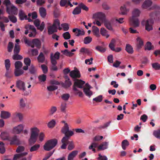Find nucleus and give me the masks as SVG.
I'll return each mask as SVG.
<instances>
[{"instance_id":"obj_16","label":"nucleus","mask_w":160,"mask_h":160,"mask_svg":"<svg viewBox=\"0 0 160 160\" xmlns=\"http://www.w3.org/2000/svg\"><path fill=\"white\" fill-rule=\"evenodd\" d=\"M66 80H65L64 82L61 83L62 86L65 88H67L69 87L72 85V82L68 77L66 78Z\"/></svg>"},{"instance_id":"obj_45","label":"nucleus","mask_w":160,"mask_h":160,"mask_svg":"<svg viewBox=\"0 0 160 160\" xmlns=\"http://www.w3.org/2000/svg\"><path fill=\"white\" fill-rule=\"evenodd\" d=\"M152 68L156 70H160V64L158 62H155L152 63Z\"/></svg>"},{"instance_id":"obj_31","label":"nucleus","mask_w":160,"mask_h":160,"mask_svg":"<svg viewBox=\"0 0 160 160\" xmlns=\"http://www.w3.org/2000/svg\"><path fill=\"white\" fill-rule=\"evenodd\" d=\"M19 18L21 20H23L24 19H27V16L25 15L24 12L22 10H20L19 12Z\"/></svg>"},{"instance_id":"obj_3","label":"nucleus","mask_w":160,"mask_h":160,"mask_svg":"<svg viewBox=\"0 0 160 160\" xmlns=\"http://www.w3.org/2000/svg\"><path fill=\"white\" fill-rule=\"evenodd\" d=\"M61 132L65 134V136L62 139L63 141L65 140L67 141L74 134L72 131L69 130V126L68 123H65L64 125L61 129Z\"/></svg>"},{"instance_id":"obj_62","label":"nucleus","mask_w":160,"mask_h":160,"mask_svg":"<svg viewBox=\"0 0 160 160\" xmlns=\"http://www.w3.org/2000/svg\"><path fill=\"white\" fill-rule=\"evenodd\" d=\"M10 21L13 23H15L17 21V19L16 17L14 16L9 15L8 16Z\"/></svg>"},{"instance_id":"obj_52","label":"nucleus","mask_w":160,"mask_h":160,"mask_svg":"<svg viewBox=\"0 0 160 160\" xmlns=\"http://www.w3.org/2000/svg\"><path fill=\"white\" fill-rule=\"evenodd\" d=\"M92 41V38L89 36L86 37L84 38V43L85 44L89 43Z\"/></svg>"},{"instance_id":"obj_42","label":"nucleus","mask_w":160,"mask_h":160,"mask_svg":"<svg viewBox=\"0 0 160 160\" xmlns=\"http://www.w3.org/2000/svg\"><path fill=\"white\" fill-rule=\"evenodd\" d=\"M61 52L65 55L69 57H71L74 54L73 53L69 51L67 49H65L64 51H62Z\"/></svg>"},{"instance_id":"obj_19","label":"nucleus","mask_w":160,"mask_h":160,"mask_svg":"<svg viewBox=\"0 0 160 160\" xmlns=\"http://www.w3.org/2000/svg\"><path fill=\"white\" fill-rule=\"evenodd\" d=\"M152 2L151 0H146L143 3L142 7L143 9H147L151 6Z\"/></svg>"},{"instance_id":"obj_35","label":"nucleus","mask_w":160,"mask_h":160,"mask_svg":"<svg viewBox=\"0 0 160 160\" xmlns=\"http://www.w3.org/2000/svg\"><path fill=\"white\" fill-rule=\"evenodd\" d=\"M24 72L22 69H15L14 71L15 75L16 77L20 76L23 74Z\"/></svg>"},{"instance_id":"obj_38","label":"nucleus","mask_w":160,"mask_h":160,"mask_svg":"<svg viewBox=\"0 0 160 160\" xmlns=\"http://www.w3.org/2000/svg\"><path fill=\"white\" fill-rule=\"evenodd\" d=\"M154 46L152 45L151 43L150 42H147L146 48H145V50H151V49H153Z\"/></svg>"},{"instance_id":"obj_12","label":"nucleus","mask_w":160,"mask_h":160,"mask_svg":"<svg viewBox=\"0 0 160 160\" xmlns=\"http://www.w3.org/2000/svg\"><path fill=\"white\" fill-rule=\"evenodd\" d=\"M86 87L83 88V92L89 98L92 95V92L90 90L91 87L88 83H87L85 84Z\"/></svg>"},{"instance_id":"obj_26","label":"nucleus","mask_w":160,"mask_h":160,"mask_svg":"<svg viewBox=\"0 0 160 160\" xmlns=\"http://www.w3.org/2000/svg\"><path fill=\"white\" fill-rule=\"evenodd\" d=\"M38 62L40 63H43L45 60V57L42 52H41L37 58Z\"/></svg>"},{"instance_id":"obj_11","label":"nucleus","mask_w":160,"mask_h":160,"mask_svg":"<svg viewBox=\"0 0 160 160\" xmlns=\"http://www.w3.org/2000/svg\"><path fill=\"white\" fill-rule=\"evenodd\" d=\"M139 23L140 22L139 20L137 18L132 17V18L130 20V24L133 28L138 27L139 26Z\"/></svg>"},{"instance_id":"obj_5","label":"nucleus","mask_w":160,"mask_h":160,"mask_svg":"<svg viewBox=\"0 0 160 160\" xmlns=\"http://www.w3.org/2000/svg\"><path fill=\"white\" fill-rule=\"evenodd\" d=\"M57 142V140L56 139H52L49 140L44 145V149L46 151H49L56 145Z\"/></svg>"},{"instance_id":"obj_32","label":"nucleus","mask_w":160,"mask_h":160,"mask_svg":"<svg viewBox=\"0 0 160 160\" xmlns=\"http://www.w3.org/2000/svg\"><path fill=\"white\" fill-rule=\"evenodd\" d=\"M6 72L5 74V76L8 78H11L13 76L12 71L9 69H6Z\"/></svg>"},{"instance_id":"obj_41","label":"nucleus","mask_w":160,"mask_h":160,"mask_svg":"<svg viewBox=\"0 0 160 160\" xmlns=\"http://www.w3.org/2000/svg\"><path fill=\"white\" fill-rule=\"evenodd\" d=\"M22 66V63L21 62L17 61L15 62V69H19Z\"/></svg>"},{"instance_id":"obj_9","label":"nucleus","mask_w":160,"mask_h":160,"mask_svg":"<svg viewBox=\"0 0 160 160\" xmlns=\"http://www.w3.org/2000/svg\"><path fill=\"white\" fill-rule=\"evenodd\" d=\"M115 22V18L112 19L110 21L107 19L103 23L105 27L109 30L112 31V24Z\"/></svg>"},{"instance_id":"obj_8","label":"nucleus","mask_w":160,"mask_h":160,"mask_svg":"<svg viewBox=\"0 0 160 160\" xmlns=\"http://www.w3.org/2000/svg\"><path fill=\"white\" fill-rule=\"evenodd\" d=\"M6 12L9 14L17 15L18 13V8L13 4L6 9Z\"/></svg>"},{"instance_id":"obj_25","label":"nucleus","mask_w":160,"mask_h":160,"mask_svg":"<svg viewBox=\"0 0 160 160\" xmlns=\"http://www.w3.org/2000/svg\"><path fill=\"white\" fill-rule=\"evenodd\" d=\"M32 43L38 49H39L41 48V42L38 39H33L32 40Z\"/></svg>"},{"instance_id":"obj_34","label":"nucleus","mask_w":160,"mask_h":160,"mask_svg":"<svg viewBox=\"0 0 160 160\" xmlns=\"http://www.w3.org/2000/svg\"><path fill=\"white\" fill-rule=\"evenodd\" d=\"M140 12V11L137 8L134 9L132 12L133 16L132 17H134L136 18L139 17Z\"/></svg>"},{"instance_id":"obj_54","label":"nucleus","mask_w":160,"mask_h":160,"mask_svg":"<svg viewBox=\"0 0 160 160\" xmlns=\"http://www.w3.org/2000/svg\"><path fill=\"white\" fill-rule=\"evenodd\" d=\"M5 65L6 69H10V63L9 59H7L5 60Z\"/></svg>"},{"instance_id":"obj_56","label":"nucleus","mask_w":160,"mask_h":160,"mask_svg":"<svg viewBox=\"0 0 160 160\" xmlns=\"http://www.w3.org/2000/svg\"><path fill=\"white\" fill-rule=\"evenodd\" d=\"M56 5H55L54 7L55 8L53 11V15L55 17L57 18L59 15V13L58 11V9L56 7Z\"/></svg>"},{"instance_id":"obj_55","label":"nucleus","mask_w":160,"mask_h":160,"mask_svg":"<svg viewBox=\"0 0 160 160\" xmlns=\"http://www.w3.org/2000/svg\"><path fill=\"white\" fill-rule=\"evenodd\" d=\"M80 52H81L87 54H89L90 53V51L88 49L85 48H82L80 51Z\"/></svg>"},{"instance_id":"obj_13","label":"nucleus","mask_w":160,"mask_h":160,"mask_svg":"<svg viewBox=\"0 0 160 160\" xmlns=\"http://www.w3.org/2000/svg\"><path fill=\"white\" fill-rule=\"evenodd\" d=\"M70 76L73 78L75 79L74 80L75 82L77 79L76 78H79L80 77V74L79 71L78 70H72L70 73Z\"/></svg>"},{"instance_id":"obj_17","label":"nucleus","mask_w":160,"mask_h":160,"mask_svg":"<svg viewBox=\"0 0 160 160\" xmlns=\"http://www.w3.org/2000/svg\"><path fill=\"white\" fill-rule=\"evenodd\" d=\"M60 5L61 7L66 6V7L70 6V7H72L73 5L68 0H61L60 2Z\"/></svg>"},{"instance_id":"obj_57","label":"nucleus","mask_w":160,"mask_h":160,"mask_svg":"<svg viewBox=\"0 0 160 160\" xmlns=\"http://www.w3.org/2000/svg\"><path fill=\"white\" fill-rule=\"evenodd\" d=\"M102 100V96L101 95L93 98V100L96 101V102H101Z\"/></svg>"},{"instance_id":"obj_4","label":"nucleus","mask_w":160,"mask_h":160,"mask_svg":"<svg viewBox=\"0 0 160 160\" xmlns=\"http://www.w3.org/2000/svg\"><path fill=\"white\" fill-rule=\"evenodd\" d=\"M85 83V82L82 80L76 79V81L74 82L73 85V89L74 91H78V92L76 93V94H78L79 97H82V93L79 90L76 88L77 87L79 88H82L84 85Z\"/></svg>"},{"instance_id":"obj_1","label":"nucleus","mask_w":160,"mask_h":160,"mask_svg":"<svg viewBox=\"0 0 160 160\" xmlns=\"http://www.w3.org/2000/svg\"><path fill=\"white\" fill-rule=\"evenodd\" d=\"M31 135L28 140L30 145H32L37 141V138L39 136V140L40 142H42L45 137V135L43 132H41L39 135V130L36 127H33L30 129Z\"/></svg>"},{"instance_id":"obj_7","label":"nucleus","mask_w":160,"mask_h":160,"mask_svg":"<svg viewBox=\"0 0 160 160\" xmlns=\"http://www.w3.org/2000/svg\"><path fill=\"white\" fill-rule=\"evenodd\" d=\"M142 25H145V29L148 31H149L152 29V19H149L146 21L143 20L142 22Z\"/></svg>"},{"instance_id":"obj_6","label":"nucleus","mask_w":160,"mask_h":160,"mask_svg":"<svg viewBox=\"0 0 160 160\" xmlns=\"http://www.w3.org/2000/svg\"><path fill=\"white\" fill-rule=\"evenodd\" d=\"M93 18L99 20L102 22H104L107 19L104 13L102 12H98L94 13L93 15Z\"/></svg>"},{"instance_id":"obj_10","label":"nucleus","mask_w":160,"mask_h":160,"mask_svg":"<svg viewBox=\"0 0 160 160\" xmlns=\"http://www.w3.org/2000/svg\"><path fill=\"white\" fill-rule=\"evenodd\" d=\"M8 141L10 142V144L11 145H19L20 144V140L16 135L9 138Z\"/></svg>"},{"instance_id":"obj_27","label":"nucleus","mask_w":160,"mask_h":160,"mask_svg":"<svg viewBox=\"0 0 160 160\" xmlns=\"http://www.w3.org/2000/svg\"><path fill=\"white\" fill-rule=\"evenodd\" d=\"M92 32L94 35L97 37H99L100 36L99 34V29L95 26L92 27Z\"/></svg>"},{"instance_id":"obj_51","label":"nucleus","mask_w":160,"mask_h":160,"mask_svg":"<svg viewBox=\"0 0 160 160\" xmlns=\"http://www.w3.org/2000/svg\"><path fill=\"white\" fill-rule=\"evenodd\" d=\"M62 36L65 40L69 39L71 38V35L69 32H66L62 34Z\"/></svg>"},{"instance_id":"obj_59","label":"nucleus","mask_w":160,"mask_h":160,"mask_svg":"<svg viewBox=\"0 0 160 160\" xmlns=\"http://www.w3.org/2000/svg\"><path fill=\"white\" fill-rule=\"evenodd\" d=\"M24 62L26 65L31 66V60L29 58H25L24 59Z\"/></svg>"},{"instance_id":"obj_14","label":"nucleus","mask_w":160,"mask_h":160,"mask_svg":"<svg viewBox=\"0 0 160 160\" xmlns=\"http://www.w3.org/2000/svg\"><path fill=\"white\" fill-rule=\"evenodd\" d=\"M23 129V126L20 124L16 127H14L12 130L13 133L16 134H19L22 131Z\"/></svg>"},{"instance_id":"obj_23","label":"nucleus","mask_w":160,"mask_h":160,"mask_svg":"<svg viewBox=\"0 0 160 160\" xmlns=\"http://www.w3.org/2000/svg\"><path fill=\"white\" fill-rule=\"evenodd\" d=\"M69 139H68L67 140H64L63 141H62V142H64L65 141L67 142V145L68 144V150H71L73 149L74 148V143L72 141H68Z\"/></svg>"},{"instance_id":"obj_33","label":"nucleus","mask_w":160,"mask_h":160,"mask_svg":"<svg viewBox=\"0 0 160 160\" xmlns=\"http://www.w3.org/2000/svg\"><path fill=\"white\" fill-rule=\"evenodd\" d=\"M137 40L138 42V43L137 44V48L138 49H140L143 45V42L139 38H137Z\"/></svg>"},{"instance_id":"obj_43","label":"nucleus","mask_w":160,"mask_h":160,"mask_svg":"<svg viewBox=\"0 0 160 160\" xmlns=\"http://www.w3.org/2000/svg\"><path fill=\"white\" fill-rule=\"evenodd\" d=\"M5 151L4 144L2 142H0V153H4Z\"/></svg>"},{"instance_id":"obj_40","label":"nucleus","mask_w":160,"mask_h":160,"mask_svg":"<svg viewBox=\"0 0 160 160\" xmlns=\"http://www.w3.org/2000/svg\"><path fill=\"white\" fill-rule=\"evenodd\" d=\"M20 46L18 44H15L13 50L14 53L18 54L20 52Z\"/></svg>"},{"instance_id":"obj_63","label":"nucleus","mask_w":160,"mask_h":160,"mask_svg":"<svg viewBox=\"0 0 160 160\" xmlns=\"http://www.w3.org/2000/svg\"><path fill=\"white\" fill-rule=\"evenodd\" d=\"M47 88L48 91H52L57 89L58 88V87L54 85H51L48 87Z\"/></svg>"},{"instance_id":"obj_39","label":"nucleus","mask_w":160,"mask_h":160,"mask_svg":"<svg viewBox=\"0 0 160 160\" xmlns=\"http://www.w3.org/2000/svg\"><path fill=\"white\" fill-rule=\"evenodd\" d=\"M40 145L39 144H36L32 147L30 149V151L32 152L37 150L40 148Z\"/></svg>"},{"instance_id":"obj_48","label":"nucleus","mask_w":160,"mask_h":160,"mask_svg":"<svg viewBox=\"0 0 160 160\" xmlns=\"http://www.w3.org/2000/svg\"><path fill=\"white\" fill-rule=\"evenodd\" d=\"M3 4L5 5L6 9L7 7H9L12 5L10 0H4L3 2Z\"/></svg>"},{"instance_id":"obj_46","label":"nucleus","mask_w":160,"mask_h":160,"mask_svg":"<svg viewBox=\"0 0 160 160\" xmlns=\"http://www.w3.org/2000/svg\"><path fill=\"white\" fill-rule=\"evenodd\" d=\"M46 75L42 74L39 75L38 77L39 80L41 82H44L46 80Z\"/></svg>"},{"instance_id":"obj_24","label":"nucleus","mask_w":160,"mask_h":160,"mask_svg":"<svg viewBox=\"0 0 160 160\" xmlns=\"http://www.w3.org/2000/svg\"><path fill=\"white\" fill-rule=\"evenodd\" d=\"M108 143L105 142H103L98 147L99 150H104L108 148Z\"/></svg>"},{"instance_id":"obj_15","label":"nucleus","mask_w":160,"mask_h":160,"mask_svg":"<svg viewBox=\"0 0 160 160\" xmlns=\"http://www.w3.org/2000/svg\"><path fill=\"white\" fill-rule=\"evenodd\" d=\"M16 86L20 90L24 91L26 90L25 83L21 80H18L17 81Z\"/></svg>"},{"instance_id":"obj_29","label":"nucleus","mask_w":160,"mask_h":160,"mask_svg":"<svg viewBox=\"0 0 160 160\" xmlns=\"http://www.w3.org/2000/svg\"><path fill=\"white\" fill-rule=\"evenodd\" d=\"M39 12L41 17L43 18L45 17L46 15V11L44 8L43 7L40 8L39 9Z\"/></svg>"},{"instance_id":"obj_58","label":"nucleus","mask_w":160,"mask_h":160,"mask_svg":"<svg viewBox=\"0 0 160 160\" xmlns=\"http://www.w3.org/2000/svg\"><path fill=\"white\" fill-rule=\"evenodd\" d=\"M96 49L101 52H104L106 51V49L102 46H98L96 47Z\"/></svg>"},{"instance_id":"obj_49","label":"nucleus","mask_w":160,"mask_h":160,"mask_svg":"<svg viewBox=\"0 0 160 160\" xmlns=\"http://www.w3.org/2000/svg\"><path fill=\"white\" fill-rule=\"evenodd\" d=\"M78 7L81 9H82L86 11H87L88 10V8L82 3H80L78 5Z\"/></svg>"},{"instance_id":"obj_44","label":"nucleus","mask_w":160,"mask_h":160,"mask_svg":"<svg viewBox=\"0 0 160 160\" xmlns=\"http://www.w3.org/2000/svg\"><path fill=\"white\" fill-rule=\"evenodd\" d=\"M12 58L14 60H20L23 58V57L21 55L18 54L14 53L12 56Z\"/></svg>"},{"instance_id":"obj_20","label":"nucleus","mask_w":160,"mask_h":160,"mask_svg":"<svg viewBox=\"0 0 160 160\" xmlns=\"http://www.w3.org/2000/svg\"><path fill=\"white\" fill-rule=\"evenodd\" d=\"M37 68L33 64H31L29 68L30 73L32 75H35L37 72Z\"/></svg>"},{"instance_id":"obj_22","label":"nucleus","mask_w":160,"mask_h":160,"mask_svg":"<svg viewBox=\"0 0 160 160\" xmlns=\"http://www.w3.org/2000/svg\"><path fill=\"white\" fill-rule=\"evenodd\" d=\"M78 151L77 150H75L72 151L70 153L68 156V160H72L77 155Z\"/></svg>"},{"instance_id":"obj_61","label":"nucleus","mask_w":160,"mask_h":160,"mask_svg":"<svg viewBox=\"0 0 160 160\" xmlns=\"http://www.w3.org/2000/svg\"><path fill=\"white\" fill-rule=\"evenodd\" d=\"M61 26L63 28L64 31H67L69 29V25L67 23H63L61 24Z\"/></svg>"},{"instance_id":"obj_50","label":"nucleus","mask_w":160,"mask_h":160,"mask_svg":"<svg viewBox=\"0 0 160 160\" xmlns=\"http://www.w3.org/2000/svg\"><path fill=\"white\" fill-rule=\"evenodd\" d=\"M26 100L25 99L21 98L20 100V105L22 108H24L26 106Z\"/></svg>"},{"instance_id":"obj_60","label":"nucleus","mask_w":160,"mask_h":160,"mask_svg":"<svg viewBox=\"0 0 160 160\" xmlns=\"http://www.w3.org/2000/svg\"><path fill=\"white\" fill-rule=\"evenodd\" d=\"M55 121L53 119L48 123V127L49 128H53L55 126Z\"/></svg>"},{"instance_id":"obj_30","label":"nucleus","mask_w":160,"mask_h":160,"mask_svg":"<svg viewBox=\"0 0 160 160\" xmlns=\"http://www.w3.org/2000/svg\"><path fill=\"white\" fill-rule=\"evenodd\" d=\"M125 50L129 54H132L133 52V49L132 47L129 44H127Z\"/></svg>"},{"instance_id":"obj_21","label":"nucleus","mask_w":160,"mask_h":160,"mask_svg":"<svg viewBox=\"0 0 160 160\" xmlns=\"http://www.w3.org/2000/svg\"><path fill=\"white\" fill-rule=\"evenodd\" d=\"M10 116L11 114L8 112L3 111L1 112V117L2 118H8L10 117Z\"/></svg>"},{"instance_id":"obj_36","label":"nucleus","mask_w":160,"mask_h":160,"mask_svg":"<svg viewBox=\"0 0 160 160\" xmlns=\"http://www.w3.org/2000/svg\"><path fill=\"white\" fill-rule=\"evenodd\" d=\"M153 135L158 139H160V128L154 130L153 133Z\"/></svg>"},{"instance_id":"obj_37","label":"nucleus","mask_w":160,"mask_h":160,"mask_svg":"<svg viewBox=\"0 0 160 160\" xmlns=\"http://www.w3.org/2000/svg\"><path fill=\"white\" fill-rule=\"evenodd\" d=\"M129 145V143L126 139L123 140L122 142V147L123 150L126 149V147Z\"/></svg>"},{"instance_id":"obj_47","label":"nucleus","mask_w":160,"mask_h":160,"mask_svg":"<svg viewBox=\"0 0 160 160\" xmlns=\"http://www.w3.org/2000/svg\"><path fill=\"white\" fill-rule=\"evenodd\" d=\"M13 48V44L12 42H9L8 46V51L9 52H12V49Z\"/></svg>"},{"instance_id":"obj_53","label":"nucleus","mask_w":160,"mask_h":160,"mask_svg":"<svg viewBox=\"0 0 160 160\" xmlns=\"http://www.w3.org/2000/svg\"><path fill=\"white\" fill-rule=\"evenodd\" d=\"M81 12V9L79 8V7H76L72 12L73 14L74 15H77L79 14Z\"/></svg>"},{"instance_id":"obj_64","label":"nucleus","mask_w":160,"mask_h":160,"mask_svg":"<svg viewBox=\"0 0 160 160\" xmlns=\"http://www.w3.org/2000/svg\"><path fill=\"white\" fill-rule=\"evenodd\" d=\"M41 67L43 73L45 74L48 71L47 67L45 64H42Z\"/></svg>"},{"instance_id":"obj_2","label":"nucleus","mask_w":160,"mask_h":160,"mask_svg":"<svg viewBox=\"0 0 160 160\" xmlns=\"http://www.w3.org/2000/svg\"><path fill=\"white\" fill-rule=\"evenodd\" d=\"M61 132L65 134V136L62 139L63 141L65 140L67 141L74 134L72 131L69 130V126L68 123H65L64 125L61 129Z\"/></svg>"},{"instance_id":"obj_28","label":"nucleus","mask_w":160,"mask_h":160,"mask_svg":"<svg viewBox=\"0 0 160 160\" xmlns=\"http://www.w3.org/2000/svg\"><path fill=\"white\" fill-rule=\"evenodd\" d=\"M9 133L7 132H3L1 133L0 136L2 139L3 140H8L9 138L8 137Z\"/></svg>"},{"instance_id":"obj_18","label":"nucleus","mask_w":160,"mask_h":160,"mask_svg":"<svg viewBox=\"0 0 160 160\" xmlns=\"http://www.w3.org/2000/svg\"><path fill=\"white\" fill-rule=\"evenodd\" d=\"M57 26H54V24H52V26L49 27L48 28V32L49 34H51L54 32L57 31Z\"/></svg>"}]
</instances>
